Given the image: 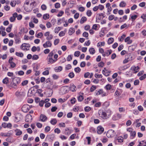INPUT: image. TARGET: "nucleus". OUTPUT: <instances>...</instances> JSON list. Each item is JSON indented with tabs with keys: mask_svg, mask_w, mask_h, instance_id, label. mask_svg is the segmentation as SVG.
I'll return each instance as SVG.
<instances>
[{
	"mask_svg": "<svg viewBox=\"0 0 146 146\" xmlns=\"http://www.w3.org/2000/svg\"><path fill=\"white\" fill-rule=\"evenodd\" d=\"M97 133L99 134H101L104 131V128L101 126H99L97 127Z\"/></svg>",
	"mask_w": 146,
	"mask_h": 146,
	"instance_id": "f8f14e48",
	"label": "nucleus"
},
{
	"mask_svg": "<svg viewBox=\"0 0 146 146\" xmlns=\"http://www.w3.org/2000/svg\"><path fill=\"white\" fill-rule=\"evenodd\" d=\"M105 42H99L97 44V46L98 47H101L102 46H104L105 45Z\"/></svg>",
	"mask_w": 146,
	"mask_h": 146,
	"instance_id": "b1692460",
	"label": "nucleus"
},
{
	"mask_svg": "<svg viewBox=\"0 0 146 146\" xmlns=\"http://www.w3.org/2000/svg\"><path fill=\"white\" fill-rule=\"evenodd\" d=\"M27 6V8H28L27 9H26L25 7H24V9L27 12H30L32 10H30V8H31V7L30 6H29V5H28V6Z\"/></svg>",
	"mask_w": 146,
	"mask_h": 146,
	"instance_id": "37998d69",
	"label": "nucleus"
},
{
	"mask_svg": "<svg viewBox=\"0 0 146 146\" xmlns=\"http://www.w3.org/2000/svg\"><path fill=\"white\" fill-rule=\"evenodd\" d=\"M16 3L17 2L16 1L13 0L11 1L10 4L12 7H14L15 6Z\"/></svg>",
	"mask_w": 146,
	"mask_h": 146,
	"instance_id": "7c9ffc66",
	"label": "nucleus"
},
{
	"mask_svg": "<svg viewBox=\"0 0 146 146\" xmlns=\"http://www.w3.org/2000/svg\"><path fill=\"white\" fill-rule=\"evenodd\" d=\"M59 39H55L54 42V44L55 45H56L58 44L59 42Z\"/></svg>",
	"mask_w": 146,
	"mask_h": 146,
	"instance_id": "8fccbe9b",
	"label": "nucleus"
},
{
	"mask_svg": "<svg viewBox=\"0 0 146 146\" xmlns=\"http://www.w3.org/2000/svg\"><path fill=\"white\" fill-rule=\"evenodd\" d=\"M78 10L81 12H83L85 10V8L83 7H78Z\"/></svg>",
	"mask_w": 146,
	"mask_h": 146,
	"instance_id": "4c0bfd02",
	"label": "nucleus"
},
{
	"mask_svg": "<svg viewBox=\"0 0 146 146\" xmlns=\"http://www.w3.org/2000/svg\"><path fill=\"white\" fill-rule=\"evenodd\" d=\"M2 126L4 128L11 127L12 126V125L10 123H3L2 124Z\"/></svg>",
	"mask_w": 146,
	"mask_h": 146,
	"instance_id": "dca6fc26",
	"label": "nucleus"
},
{
	"mask_svg": "<svg viewBox=\"0 0 146 146\" xmlns=\"http://www.w3.org/2000/svg\"><path fill=\"white\" fill-rule=\"evenodd\" d=\"M66 32L65 31H61L59 33V35L61 37L65 35Z\"/></svg>",
	"mask_w": 146,
	"mask_h": 146,
	"instance_id": "58836bf2",
	"label": "nucleus"
},
{
	"mask_svg": "<svg viewBox=\"0 0 146 146\" xmlns=\"http://www.w3.org/2000/svg\"><path fill=\"white\" fill-rule=\"evenodd\" d=\"M80 52L79 51H76L74 54V55L75 56L78 57L80 55Z\"/></svg>",
	"mask_w": 146,
	"mask_h": 146,
	"instance_id": "a18cd8bd",
	"label": "nucleus"
},
{
	"mask_svg": "<svg viewBox=\"0 0 146 146\" xmlns=\"http://www.w3.org/2000/svg\"><path fill=\"white\" fill-rule=\"evenodd\" d=\"M54 53L53 51H51L48 54L47 57H52Z\"/></svg>",
	"mask_w": 146,
	"mask_h": 146,
	"instance_id": "680f3d73",
	"label": "nucleus"
},
{
	"mask_svg": "<svg viewBox=\"0 0 146 146\" xmlns=\"http://www.w3.org/2000/svg\"><path fill=\"white\" fill-rule=\"evenodd\" d=\"M86 65V62H85L83 61L81 63L80 66L82 68H84L85 66Z\"/></svg>",
	"mask_w": 146,
	"mask_h": 146,
	"instance_id": "052dcab7",
	"label": "nucleus"
},
{
	"mask_svg": "<svg viewBox=\"0 0 146 146\" xmlns=\"http://www.w3.org/2000/svg\"><path fill=\"white\" fill-rule=\"evenodd\" d=\"M16 55L18 56L21 57H22L23 56V54L22 52H16Z\"/></svg>",
	"mask_w": 146,
	"mask_h": 146,
	"instance_id": "79ce46f5",
	"label": "nucleus"
},
{
	"mask_svg": "<svg viewBox=\"0 0 146 146\" xmlns=\"http://www.w3.org/2000/svg\"><path fill=\"white\" fill-rule=\"evenodd\" d=\"M68 76L70 78H72L74 77V74L73 72H72L69 73Z\"/></svg>",
	"mask_w": 146,
	"mask_h": 146,
	"instance_id": "de8ad7c7",
	"label": "nucleus"
},
{
	"mask_svg": "<svg viewBox=\"0 0 146 146\" xmlns=\"http://www.w3.org/2000/svg\"><path fill=\"white\" fill-rule=\"evenodd\" d=\"M44 36L46 37V40H51L53 38V35L51 34H50V33L49 31L46 32L44 34Z\"/></svg>",
	"mask_w": 146,
	"mask_h": 146,
	"instance_id": "0eeeda50",
	"label": "nucleus"
},
{
	"mask_svg": "<svg viewBox=\"0 0 146 146\" xmlns=\"http://www.w3.org/2000/svg\"><path fill=\"white\" fill-rule=\"evenodd\" d=\"M47 60L48 62V64H53L56 61V60H54L52 58V57H47Z\"/></svg>",
	"mask_w": 146,
	"mask_h": 146,
	"instance_id": "ddd939ff",
	"label": "nucleus"
},
{
	"mask_svg": "<svg viewBox=\"0 0 146 146\" xmlns=\"http://www.w3.org/2000/svg\"><path fill=\"white\" fill-rule=\"evenodd\" d=\"M98 114L99 117L104 119L109 118L111 114V111L108 109L106 111L100 110L98 111Z\"/></svg>",
	"mask_w": 146,
	"mask_h": 146,
	"instance_id": "f257e3e1",
	"label": "nucleus"
},
{
	"mask_svg": "<svg viewBox=\"0 0 146 146\" xmlns=\"http://www.w3.org/2000/svg\"><path fill=\"white\" fill-rule=\"evenodd\" d=\"M90 53L92 54H94L96 52L94 48H91L89 49Z\"/></svg>",
	"mask_w": 146,
	"mask_h": 146,
	"instance_id": "393cba45",
	"label": "nucleus"
},
{
	"mask_svg": "<svg viewBox=\"0 0 146 146\" xmlns=\"http://www.w3.org/2000/svg\"><path fill=\"white\" fill-rule=\"evenodd\" d=\"M87 20V18L85 17H82L80 21V23L81 24H82L84 23Z\"/></svg>",
	"mask_w": 146,
	"mask_h": 146,
	"instance_id": "bb28decb",
	"label": "nucleus"
},
{
	"mask_svg": "<svg viewBox=\"0 0 146 146\" xmlns=\"http://www.w3.org/2000/svg\"><path fill=\"white\" fill-rule=\"evenodd\" d=\"M38 58L39 57L38 55L35 54L33 56L32 59L33 60H36L38 59Z\"/></svg>",
	"mask_w": 146,
	"mask_h": 146,
	"instance_id": "49530a36",
	"label": "nucleus"
},
{
	"mask_svg": "<svg viewBox=\"0 0 146 146\" xmlns=\"http://www.w3.org/2000/svg\"><path fill=\"white\" fill-rule=\"evenodd\" d=\"M57 121L55 119H52L50 121V123L53 125H55L57 123Z\"/></svg>",
	"mask_w": 146,
	"mask_h": 146,
	"instance_id": "c756f323",
	"label": "nucleus"
},
{
	"mask_svg": "<svg viewBox=\"0 0 146 146\" xmlns=\"http://www.w3.org/2000/svg\"><path fill=\"white\" fill-rule=\"evenodd\" d=\"M54 6L55 8L57 9L59 8L60 7V4L59 3H56L55 4Z\"/></svg>",
	"mask_w": 146,
	"mask_h": 146,
	"instance_id": "13d9d810",
	"label": "nucleus"
},
{
	"mask_svg": "<svg viewBox=\"0 0 146 146\" xmlns=\"http://www.w3.org/2000/svg\"><path fill=\"white\" fill-rule=\"evenodd\" d=\"M52 45V44L51 41L48 40L43 44V46L44 48H46L51 47Z\"/></svg>",
	"mask_w": 146,
	"mask_h": 146,
	"instance_id": "6e6552de",
	"label": "nucleus"
},
{
	"mask_svg": "<svg viewBox=\"0 0 146 146\" xmlns=\"http://www.w3.org/2000/svg\"><path fill=\"white\" fill-rule=\"evenodd\" d=\"M126 3L124 1H122L120 3L119 6L121 7H124L126 6Z\"/></svg>",
	"mask_w": 146,
	"mask_h": 146,
	"instance_id": "f704fd0d",
	"label": "nucleus"
},
{
	"mask_svg": "<svg viewBox=\"0 0 146 146\" xmlns=\"http://www.w3.org/2000/svg\"><path fill=\"white\" fill-rule=\"evenodd\" d=\"M123 48V44H121L120 45L118 48V49L119 51H120L122 50Z\"/></svg>",
	"mask_w": 146,
	"mask_h": 146,
	"instance_id": "69168bd1",
	"label": "nucleus"
},
{
	"mask_svg": "<svg viewBox=\"0 0 146 146\" xmlns=\"http://www.w3.org/2000/svg\"><path fill=\"white\" fill-rule=\"evenodd\" d=\"M43 33H38L36 36V37L38 38H41L43 36Z\"/></svg>",
	"mask_w": 146,
	"mask_h": 146,
	"instance_id": "c03bdc74",
	"label": "nucleus"
},
{
	"mask_svg": "<svg viewBox=\"0 0 146 146\" xmlns=\"http://www.w3.org/2000/svg\"><path fill=\"white\" fill-rule=\"evenodd\" d=\"M115 16L113 15H110L108 17V19L110 21L112 20L114 18Z\"/></svg>",
	"mask_w": 146,
	"mask_h": 146,
	"instance_id": "864d4df0",
	"label": "nucleus"
},
{
	"mask_svg": "<svg viewBox=\"0 0 146 146\" xmlns=\"http://www.w3.org/2000/svg\"><path fill=\"white\" fill-rule=\"evenodd\" d=\"M136 133L135 131H133L130 133L131 139H133L135 137L136 135Z\"/></svg>",
	"mask_w": 146,
	"mask_h": 146,
	"instance_id": "c85d7f7f",
	"label": "nucleus"
},
{
	"mask_svg": "<svg viewBox=\"0 0 146 146\" xmlns=\"http://www.w3.org/2000/svg\"><path fill=\"white\" fill-rule=\"evenodd\" d=\"M112 52V51L111 50H108L104 52V53L102 55L104 57L106 56H108Z\"/></svg>",
	"mask_w": 146,
	"mask_h": 146,
	"instance_id": "f3484780",
	"label": "nucleus"
},
{
	"mask_svg": "<svg viewBox=\"0 0 146 146\" xmlns=\"http://www.w3.org/2000/svg\"><path fill=\"white\" fill-rule=\"evenodd\" d=\"M64 13V11H61L59 12V13L57 15V16L58 17H61L62 15Z\"/></svg>",
	"mask_w": 146,
	"mask_h": 146,
	"instance_id": "0e129e2a",
	"label": "nucleus"
},
{
	"mask_svg": "<svg viewBox=\"0 0 146 146\" xmlns=\"http://www.w3.org/2000/svg\"><path fill=\"white\" fill-rule=\"evenodd\" d=\"M32 120V116L30 115H27L26 116L25 121L27 122H31Z\"/></svg>",
	"mask_w": 146,
	"mask_h": 146,
	"instance_id": "2eb2a0df",
	"label": "nucleus"
},
{
	"mask_svg": "<svg viewBox=\"0 0 146 146\" xmlns=\"http://www.w3.org/2000/svg\"><path fill=\"white\" fill-rule=\"evenodd\" d=\"M123 138L122 137L120 136L118 137L117 140L118 142L121 143L123 141Z\"/></svg>",
	"mask_w": 146,
	"mask_h": 146,
	"instance_id": "e433bc0d",
	"label": "nucleus"
},
{
	"mask_svg": "<svg viewBox=\"0 0 146 146\" xmlns=\"http://www.w3.org/2000/svg\"><path fill=\"white\" fill-rule=\"evenodd\" d=\"M28 83V80H25L21 84L23 86H25Z\"/></svg>",
	"mask_w": 146,
	"mask_h": 146,
	"instance_id": "5fc2aeb1",
	"label": "nucleus"
},
{
	"mask_svg": "<svg viewBox=\"0 0 146 146\" xmlns=\"http://www.w3.org/2000/svg\"><path fill=\"white\" fill-rule=\"evenodd\" d=\"M22 119V116L19 113H17L15 114V121L16 122H18Z\"/></svg>",
	"mask_w": 146,
	"mask_h": 146,
	"instance_id": "20e7f679",
	"label": "nucleus"
},
{
	"mask_svg": "<svg viewBox=\"0 0 146 146\" xmlns=\"http://www.w3.org/2000/svg\"><path fill=\"white\" fill-rule=\"evenodd\" d=\"M75 32V29L74 28H70L68 31V34L70 35H72Z\"/></svg>",
	"mask_w": 146,
	"mask_h": 146,
	"instance_id": "4be33fe9",
	"label": "nucleus"
},
{
	"mask_svg": "<svg viewBox=\"0 0 146 146\" xmlns=\"http://www.w3.org/2000/svg\"><path fill=\"white\" fill-rule=\"evenodd\" d=\"M84 99L83 96L80 95L78 96V100L79 102L82 101Z\"/></svg>",
	"mask_w": 146,
	"mask_h": 146,
	"instance_id": "ea45409f",
	"label": "nucleus"
},
{
	"mask_svg": "<svg viewBox=\"0 0 146 146\" xmlns=\"http://www.w3.org/2000/svg\"><path fill=\"white\" fill-rule=\"evenodd\" d=\"M41 8L42 10H45L47 8L46 6L44 4H43L41 6Z\"/></svg>",
	"mask_w": 146,
	"mask_h": 146,
	"instance_id": "e2e57ef3",
	"label": "nucleus"
},
{
	"mask_svg": "<svg viewBox=\"0 0 146 146\" xmlns=\"http://www.w3.org/2000/svg\"><path fill=\"white\" fill-rule=\"evenodd\" d=\"M36 6V2L35 1H31L30 3V6L31 7L30 10H32Z\"/></svg>",
	"mask_w": 146,
	"mask_h": 146,
	"instance_id": "6ab92c4d",
	"label": "nucleus"
},
{
	"mask_svg": "<svg viewBox=\"0 0 146 146\" xmlns=\"http://www.w3.org/2000/svg\"><path fill=\"white\" fill-rule=\"evenodd\" d=\"M31 107L30 106L27 104H25L23 105L22 108V111L24 112H27L30 110Z\"/></svg>",
	"mask_w": 146,
	"mask_h": 146,
	"instance_id": "423d86ee",
	"label": "nucleus"
},
{
	"mask_svg": "<svg viewBox=\"0 0 146 146\" xmlns=\"http://www.w3.org/2000/svg\"><path fill=\"white\" fill-rule=\"evenodd\" d=\"M112 9L111 7L107 8V14L109 15L110 14V12L112 11Z\"/></svg>",
	"mask_w": 146,
	"mask_h": 146,
	"instance_id": "4d7b16f0",
	"label": "nucleus"
},
{
	"mask_svg": "<svg viewBox=\"0 0 146 146\" xmlns=\"http://www.w3.org/2000/svg\"><path fill=\"white\" fill-rule=\"evenodd\" d=\"M50 127L49 126H47L45 127L44 129L45 131L46 132H48L50 130Z\"/></svg>",
	"mask_w": 146,
	"mask_h": 146,
	"instance_id": "6e6d98bb",
	"label": "nucleus"
},
{
	"mask_svg": "<svg viewBox=\"0 0 146 146\" xmlns=\"http://www.w3.org/2000/svg\"><path fill=\"white\" fill-rule=\"evenodd\" d=\"M13 59V58H10L9 60V62L10 64L11 67L12 68H14L16 64L14 62L12 61Z\"/></svg>",
	"mask_w": 146,
	"mask_h": 146,
	"instance_id": "4468645a",
	"label": "nucleus"
},
{
	"mask_svg": "<svg viewBox=\"0 0 146 146\" xmlns=\"http://www.w3.org/2000/svg\"><path fill=\"white\" fill-rule=\"evenodd\" d=\"M95 77L97 78H102V75L101 74H95Z\"/></svg>",
	"mask_w": 146,
	"mask_h": 146,
	"instance_id": "3c124183",
	"label": "nucleus"
},
{
	"mask_svg": "<svg viewBox=\"0 0 146 146\" xmlns=\"http://www.w3.org/2000/svg\"><path fill=\"white\" fill-rule=\"evenodd\" d=\"M61 29V27H56L54 30V32L56 33H58L59 31Z\"/></svg>",
	"mask_w": 146,
	"mask_h": 146,
	"instance_id": "cd10ccee",
	"label": "nucleus"
},
{
	"mask_svg": "<svg viewBox=\"0 0 146 146\" xmlns=\"http://www.w3.org/2000/svg\"><path fill=\"white\" fill-rule=\"evenodd\" d=\"M52 77L53 78L54 80H56L58 79L59 78L58 76L55 74H53L52 75Z\"/></svg>",
	"mask_w": 146,
	"mask_h": 146,
	"instance_id": "774afa93",
	"label": "nucleus"
},
{
	"mask_svg": "<svg viewBox=\"0 0 146 146\" xmlns=\"http://www.w3.org/2000/svg\"><path fill=\"white\" fill-rule=\"evenodd\" d=\"M126 36V35L125 34H123L119 38V41L120 42H122L124 40V38Z\"/></svg>",
	"mask_w": 146,
	"mask_h": 146,
	"instance_id": "a19ab883",
	"label": "nucleus"
},
{
	"mask_svg": "<svg viewBox=\"0 0 146 146\" xmlns=\"http://www.w3.org/2000/svg\"><path fill=\"white\" fill-rule=\"evenodd\" d=\"M115 134L114 130L112 129L109 130L106 134L107 136L108 137H114Z\"/></svg>",
	"mask_w": 146,
	"mask_h": 146,
	"instance_id": "7ed1b4c3",
	"label": "nucleus"
},
{
	"mask_svg": "<svg viewBox=\"0 0 146 146\" xmlns=\"http://www.w3.org/2000/svg\"><path fill=\"white\" fill-rule=\"evenodd\" d=\"M92 29L96 31L98 30L99 29L98 25L96 24H94L92 26Z\"/></svg>",
	"mask_w": 146,
	"mask_h": 146,
	"instance_id": "2f4dec72",
	"label": "nucleus"
},
{
	"mask_svg": "<svg viewBox=\"0 0 146 146\" xmlns=\"http://www.w3.org/2000/svg\"><path fill=\"white\" fill-rule=\"evenodd\" d=\"M88 33L86 32H84L82 34V35L84 37H88Z\"/></svg>",
	"mask_w": 146,
	"mask_h": 146,
	"instance_id": "338daca9",
	"label": "nucleus"
},
{
	"mask_svg": "<svg viewBox=\"0 0 146 146\" xmlns=\"http://www.w3.org/2000/svg\"><path fill=\"white\" fill-rule=\"evenodd\" d=\"M15 135L17 136L20 135L22 133V132L20 129H17L15 130Z\"/></svg>",
	"mask_w": 146,
	"mask_h": 146,
	"instance_id": "412c9836",
	"label": "nucleus"
},
{
	"mask_svg": "<svg viewBox=\"0 0 146 146\" xmlns=\"http://www.w3.org/2000/svg\"><path fill=\"white\" fill-rule=\"evenodd\" d=\"M74 71L77 73H79L81 69L79 67H77L74 68Z\"/></svg>",
	"mask_w": 146,
	"mask_h": 146,
	"instance_id": "bf43d9fd",
	"label": "nucleus"
},
{
	"mask_svg": "<svg viewBox=\"0 0 146 146\" xmlns=\"http://www.w3.org/2000/svg\"><path fill=\"white\" fill-rule=\"evenodd\" d=\"M20 82L21 78H20L16 77L14 78L12 82L11 83V87L15 88H16Z\"/></svg>",
	"mask_w": 146,
	"mask_h": 146,
	"instance_id": "f03ea898",
	"label": "nucleus"
},
{
	"mask_svg": "<svg viewBox=\"0 0 146 146\" xmlns=\"http://www.w3.org/2000/svg\"><path fill=\"white\" fill-rule=\"evenodd\" d=\"M76 87L74 85H71L70 88V90L72 92L76 91Z\"/></svg>",
	"mask_w": 146,
	"mask_h": 146,
	"instance_id": "a878e982",
	"label": "nucleus"
},
{
	"mask_svg": "<svg viewBox=\"0 0 146 146\" xmlns=\"http://www.w3.org/2000/svg\"><path fill=\"white\" fill-rule=\"evenodd\" d=\"M15 96L17 97H20L24 95V93L21 91H17L15 93Z\"/></svg>",
	"mask_w": 146,
	"mask_h": 146,
	"instance_id": "1a4fd4ad",
	"label": "nucleus"
},
{
	"mask_svg": "<svg viewBox=\"0 0 146 146\" xmlns=\"http://www.w3.org/2000/svg\"><path fill=\"white\" fill-rule=\"evenodd\" d=\"M121 114L116 113L113 116L112 119L114 120H116L121 118Z\"/></svg>",
	"mask_w": 146,
	"mask_h": 146,
	"instance_id": "9d476101",
	"label": "nucleus"
},
{
	"mask_svg": "<svg viewBox=\"0 0 146 146\" xmlns=\"http://www.w3.org/2000/svg\"><path fill=\"white\" fill-rule=\"evenodd\" d=\"M139 69V68L138 66H133L131 67V70L134 71V73H136L138 72Z\"/></svg>",
	"mask_w": 146,
	"mask_h": 146,
	"instance_id": "9b49d317",
	"label": "nucleus"
},
{
	"mask_svg": "<svg viewBox=\"0 0 146 146\" xmlns=\"http://www.w3.org/2000/svg\"><path fill=\"white\" fill-rule=\"evenodd\" d=\"M30 45L29 44L24 43L21 46V48L23 50H28L29 48L30 47Z\"/></svg>",
	"mask_w": 146,
	"mask_h": 146,
	"instance_id": "39448f33",
	"label": "nucleus"
},
{
	"mask_svg": "<svg viewBox=\"0 0 146 146\" xmlns=\"http://www.w3.org/2000/svg\"><path fill=\"white\" fill-rule=\"evenodd\" d=\"M49 15L48 14H45L43 15V19L44 20H47L49 19Z\"/></svg>",
	"mask_w": 146,
	"mask_h": 146,
	"instance_id": "473e14b6",
	"label": "nucleus"
},
{
	"mask_svg": "<svg viewBox=\"0 0 146 146\" xmlns=\"http://www.w3.org/2000/svg\"><path fill=\"white\" fill-rule=\"evenodd\" d=\"M114 41V39L113 38L111 37L109 38L108 43L109 44H112Z\"/></svg>",
	"mask_w": 146,
	"mask_h": 146,
	"instance_id": "72a5a7b5",
	"label": "nucleus"
},
{
	"mask_svg": "<svg viewBox=\"0 0 146 146\" xmlns=\"http://www.w3.org/2000/svg\"><path fill=\"white\" fill-rule=\"evenodd\" d=\"M32 1V0H26L24 4V7H25V8L27 9L28 8H27L26 6L29 5V3H30Z\"/></svg>",
	"mask_w": 146,
	"mask_h": 146,
	"instance_id": "aec40b11",
	"label": "nucleus"
},
{
	"mask_svg": "<svg viewBox=\"0 0 146 146\" xmlns=\"http://www.w3.org/2000/svg\"><path fill=\"white\" fill-rule=\"evenodd\" d=\"M40 119L42 121L44 122L47 120V118L45 115L41 114L40 115Z\"/></svg>",
	"mask_w": 146,
	"mask_h": 146,
	"instance_id": "a211bd4d",
	"label": "nucleus"
},
{
	"mask_svg": "<svg viewBox=\"0 0 146 146\" xmlns=\"http://www.w3.org/2000/svg\"><path fill=\"white\" fill-rule=\"evenodd\" d=\"M92 12L91 10H88L86 12V14L88 17H90L92 15Z\"/></svg>",
	"mask_w": 146,
	"mask_h": 146,
	"instance_id": "09e8293b",
	"label": "nucleus"
},
{
	"mask_svg": "<svg viewBox=\"0 0 146 146\" xmlns=\"http://www.w3.org/2000/svg\"><path fill=\"white\" fill-rule=\"evenodd\" d=\"M9 81V78L7 77H6L4 78L3 80V82L4 84H7Z\"/></svg>",
	"mask_w": 146,
	"mask_h": 146,
	"instance_id": "c9c22d12",
	"label": "nucleus"
},
{
	"mask_svg": "<svg viewBox=\"0 0 146 146\" xmlns=\"http://www.w3.org/2000/svg\"><path fill=\"white\" fill-rule=\"evenodd\" d=\"M62 67L61 66L56 67L54 68L55 71L56 72H59L62 70Z\"/></svg>",
	"mask_w": 146,
	"mask_h": 146,
	"instance_id": "5701e85b",
	"label": "nucleus"
},
{
	"mask_svg": "<svg viewBox=\"0 0 146 146\" xmlns=\"http://www.w3.org/2000/svg\"><path fill=\"white\" fill-rule=\"evenodd\" d=\"M12 26V25H11V27H10V26H9V27H8L7 28L6 30L7 32L9 33L11 31Z\"/></svg>",
	"mask_w": 146,
	"mask_h": 146,
	"instance_id": "603ef678",
	"label": "nucleus"
}]
</instances>
